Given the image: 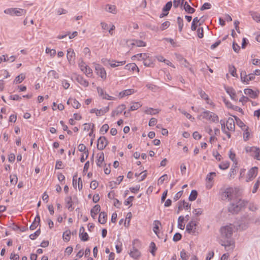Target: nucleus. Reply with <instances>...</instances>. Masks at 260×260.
I'll use <instances>...</instances> for the list:
<instances>
[{
    "label": "nucleus",
    "mask_w": 260,
    "mask_h": 260,
    "mask_svg": "<svg viewBox=\"0 0 260 260\" xmlns=\"http://www.w3.org/2000/svg\"><path fill=\"white\" fill-rule=\"evenodd\" d=\"M66 207L70 211H72L74 209L73 202L71 196L67 197L65 199Z\"/></svg>",
    "instance_id": "f3484780"
},
{
    "label": "nucleus",
    "mask_w": 260,
    "mask_h": 260,
    "mask_svg": "<svg viewBox=\"0 0 260 260\" xmlns=\"http://www.w3.org/2000/svg\"><path fill=\"white\" fill-rule=\"evenodd\" d=\"M177 23L178 25V30L181 32L183 27V20L180 17H177Z\"/></svg>",
    "instance_id": "79ce46f5"
},
{
    "label": "nucleus",
    "mask_w": 260,
    "mask_h": 260,
    "mask_svg": "<svg viewBox=\"0 0 260 260\" xmlns=\"http://www.w3.org/2000/svg\"><path fill=\"white\" fill-rule=\"evenodd\" d=\"M226 128L230 131H234L235 130V122L232 118H229L226 123Z\"/></svg>",
    "instance_id": "aec40b11"
},
{
    "label": "nucleus",
    "mask_w": 260,
    "mask_h": 260,
    "mask_svg": "<svg viewBox=\"0 0 260 260\" xmlns=\"http://www.w3.org/2000/svg\"><path fill=\"white\" fill-rule=\"evenodd\" d=\"M125 109V106L123 104L119 105L115 110H113L112 112L111 116L115 117L121 114L123 111Z\"/></svg>",
    "instance_id": "6ab92c4d"
},
{
    "label": "nucleus",
    "mask_w": 260,
    "mask_h": 260,
    "mask_svg": "<svg viewBox=\"0 0 260 260\" xmlns=\"http://www.w3.org/2000/svg\"><path fill=\"white\" fill-rule=\"evenodd\" d=\"M70 103H71L74 108L76 109H78L81 106L79 102L74 99H70L67 102V103L69 104Z\"/></svg>",
    "instance_id": "c756f323"
},
{
    "label": "nucleus",
    "mask_w": 260,
    "mask_h": 260,
    "mask_svg": "<svg viewBox=\"0 0 260 260\" xmlns=\"http://www.w3.org/2000/svg\"><path fill=\"white\" fill-rule=\"evenodd\" d=\"M244 93L250 98L255 99L257 97V93L250 88H246L244 90Z\"/></svg>",
    "instance_id": "b1692460"
},
{
    "label": "nucleus",
    "mask_w": 260,
    "mask_h": 260,
    "mask_svg": "<svg viewBox=\"0 0 260 260\" xmlns=\"http://www.w3.org/2000/svg\"><path fill=\"white\" fill-rule=\"evenodd\" d=\"M71 232L69 230H67L63 233L62 237L64 241L68 242L70 239Z\"/></svg>",
    "instance_id": "58836bf2"
},
{
    "label": "nucleus",
    "mask_w": 260,
    "mask_h": 260,
    "mask_svg": "<svg viewBox=\"0 0 260 260\" xmlns=\"http://www.w3.org/2000/svg\"><path fill=\"white\" fill-rule=\"evenodd\" d=\"M132 45L137 47H145L146 46V43L141 40H134Z\"/></svg>",
    "instance_id": "e433bc0d"
},
{
    "label": "nucleus",
    "mask_w": 260,
    "mask_h": 260,
    "mask_svg": "<svg viewBox=\"0 0 260 260\" xmlns=\"http://www.w3.org/2000/svg\"><path fill=\"white\" fill-rule=\"evenodd\" d=\"M4 13L11 16H21L26 13V11L24 9L18 8H8L4 10Z\"/></svg>",
    "instance_id": "423d86ee"
},
{
    "label": "nucleus",
    "mask_w": 260,
    "mask_h": 260,
    "mask_svg": "<svg viewBox=\"0 0 260 260\" xmlns=\"http://www.w3.org/2000/svg\"><path fill=\"white\" fill-rule=\"evenodd\" d=\"M106 10L110 13L115 14L116 13V7L113 5H107L106 6Z\"/></svg>",
    "instance_id": "f704fd0d"
},
{
    "label": "nucleus",
    "mask_w": 260,
    "mask_h": 260,
    "mask_svg": "<svg viewBox=\"0 0 260 260\" xmlns=\"http://www.w3.org/2000/svg\"><path fill=\"white\" fill-rule=\"evenodd\" d=\"M109 128V126L107 124H105L102 125L100 129V132L104 134L107 133Z\"/></svg>",
    "instance_id": "5fc2aeb1"
},
{
    "label": "nucleus",
    "mask_w": 260,
    "mask_h": 260,
    "mask_svg": "<svg viewBox=\"0 0 260 260\" xmlns=\"http://www.w3.org/2000/svg\"><path fill=\"white\" fill-rule=\"evenodd\" d=\"M160 110L158 109H153L152 108L147 107L145 110V113L149 115H155L158 113Z\"/></svg>",
    "instance_id": "bb28decb"
},
{
    "label": "nucleus",
    "mask_w": 260,
    "mask_h": 260,
    "mask_svg": "<svg viewBox=\"0 0 260 260\" xmlns=\"http://www.w3.org/2000/svg\"><path fill=\"white\" fill-rule=\"evenodd\" d=\"M196 223L193 221H190L187 223L186 227V231L189 234H195L196 229Z\"/></svg>",
    "instance_id": "4468645a"
},
{
    "label": "nucleus",
    "mask_w": 260,
    "mask_h": 260,
    "mask_svg": "<svg viewBox=\"0 0 260 260\" xmlns=\"http://www.w3.org/2000/svg\"><path fill=\"white\" fill-rule=\"evenodd\" d=\"M258 172V168L256 167H254L251 168L248 172L247 174L246 181L249 182L252 180L257 175Z\"/></svg>",
    "instance_id": "9b49d317"
},
{
    "label": "nucleus",
    "mask_w": 260,
    "mask_h": 260,
    "mask_svg": "<svg viewBox=\"0 0 260 260\" xmlns=\"http://www.w3.org/2000/svg\"><path fill=\"white\" fill-rule=\"evenodd\" d=\"M10 183L12 185H15L18 181L17 177L16 175H10Z\"/></svg>",
    "instance_id": "09e8293b"
},
{
    "label": "nucleus",
    "mask_w": 260,
    "mask_h": 260,
    "mask_svg": "<svg viewBox=\"0 0 260 260\" xmlns=\"http://www.w3.org/2000/svg\"><path fill=\"white\" fill-rule=\"evenodd\" d=\"M101 210V207L99 205H95L90 211V214L91 217L95 219L96 215L100 212Z\"/></svg>",
    "instance_id": "4be33fe9"
},
{
    "label": "nucleus",
    "mask_w": 260,
    "mask_h": 260,
    "mask_svg": "<svg viewBox=\"0 0 260 260\" xmlns=\"http://www.w3.org/2000/svg\"><path fill=\"white\" fill-rule=\"evenodd\" d=\"M48 74L49 77H51L53 78L54 79H58L59 78L58 74L54 70L50 71L48 72Z\"/></svg>",
    "instance_id": "de8ad7c7"
},
{
    "label": "nucleus",
    "mask_w": 260,
    "mask_h": 260,
    "mask_svg": "<svg viewBox=\"0 0 260 260\" xmlns=\"http://www.w3.org/2000/svg\"><path fill=\"white\" fill-rule=\"evenodd\" d=\"M149 247L150 249V251L151 253L153 256H154L155 254V251L156 250V247L155 246V244L153 242H151V243L150 244Z\"/></svg>",
    "instance_id": "49530a36"
},
{
    "label": "nucleus",
    "mask_w": 260,
    "mask_h": 260,
    "mask_svg": "<svg viewBox=\"0 0 260 260\" xmlns=\"http://www.w3.org/2000/svg\"><path fill=\"white\" fill-rule=\"evenodd\" d=\"M99 222L103 224L107 222V214L104 212L100 213L99 217Z\"/></svg>",
    "instance_id": "c85d7f7f"
},
{
    "label": "nucleus",
    "mask_w": 260,
    "mask_h": 260,
    "mask_svg": "<svg viewBox=\"0 0 260 260\" xmlns=\"http://www.w3.org/2000/svg\"><path fill=\"white\" fill-rule=\"evenodd\" d=\"M247 152L251 153V155L256 159L260 160V149L256 147H247L245 148Z\"/></svg>",
    "instance_id": "1a4fd4ad"
},
{
    "label": "nucleus",
    "mask_w": 260,
    "mask_h": 260,
    "mask_svg": "<svg viewBox=\"0 0 260 260\" xmlns=\"http://www.w3.org/2000/svg\"><path fill=\"white\" fill-rule=\"evenodd\" d=\"M180 256L182 260H187L188 258V256L184 249L181 251Z\"/></svg>",
    "instance_id": "4d7b16f0"
},
{
    "label": "nucleus",
    "mask_w": 260,
    "mask_h": 260,
    "mask_svg": "<svg viewBox=\"0 0 260 260\" xmlns=\"http://www.w3.org/2000/svg\"><path fill=\"white\" fill-rule=\"evenodd\" d=\"M184 220V217L180 216L178 219V228L181 230H183L185 228V224H183Z\"/></svg>",
    "instance_id": "72a5a7b5"
},
{
    "label": "nucleus",
    "mask_w": 260,
    "mask_h": 260,
    "mask_svg": "<svg viewBox=\"0 0 260 260\" xmlns=\"http://www.w3.org/2000/svg\"><path fill=\"white\" fill-rule=\"evenodd\" d=\"M192 212L196 216H199L202 214L203 210L201 208L196 209Z\"/></svg>",
    "instance_id": "338daca9"
},
{
    "label": "nucleus",
    "mask_w": 260,
    "mask_h": 260,
    "mask_svg": "<svg viewBox=\"0 0 260 260\" xmlns=\"http://www.w3.org/2000/svg\"><path fill=\"white\" fill-rule=\"evenodd\" d=\"M25 78V76L23 74H21L17 76L15 78V79L14 81V83L15 84L20 83L24 80Z\"/></svg>",
    "instance_id": "c9c22d12"
},
{
    "label": "nucleus",
    "mask_w": 260,
    "mask_h": 260,
    "mask_svg": "<svg viewBox=\"0 0 260 260\" xmlns=\"http://www.w3.org/2000/svg\"><path fill=\"white\" fill-rule=\"evenodd\" d=\"M201 116L204 119L210 121L211 122L218 123L219 118L218 115L215 113L212 112L208 110L203 112Z\"/></svg>",
    "instance_id": "39448f33"
},
{
    "label": "nucleus",
    "mask_w": 260,
    "mask_h": 260,
    "mask_svg": "<svg viewBox=\"0 0 260 260\" xmlns=\"http://www.w3.org/2000/svg\"><path fill=\"white\" fill-rule=\"evenodd\" d=\"M108 141L104 137H100L98 140L97 148L99 150H103L107 145Z\"/></svg>",
    "instance_id": "ddd939ff"
},
{
    "label": "nucleus",
    "mask_w": 260,
    "mask_h": 260,
    "mask_svg": "<svg viewBox=\"0 0 260 260\" xmlns=\"http://www.w3.org/2000/svg\"><path fill=\"white\" fill-rule=\"evenodd\" d=\"M181 57L182 61H181V64L183 65L185 68L189 69L191 71V69L189 67V63L187 61L186 59L183 57V56H180Z\"/></svg>",
    "instance_id": "3c124183"
},
{
    "label": "nucleus",
    "mask_w": 260,
    "mask_h": 260,
    "mask_svg": "<svg viewBox=\"0 0 260 260\" xmlns=\"http://www.w3.org/2000/svg\"><path fill=\"white\" fill-rule=\"evenodd\" d=\"M46 53H50L51 56H54L56 54V50L54 49H51L49 48H46Z\"/></svg>",
    "instance_id": "680f3d73"
},
{
    "label": "nucleus",
    "mask_w": 260,
    "mask_h": 260,
    "mask_svg": "<svg viewBox=\"0 0 260 260\" xmlns=\"http://www.w3.org/2000/svg\"><path fill=\"white\" fill-rule=\"evenodd\" d=\"M40 230H38L34 234H30L29 238L32 240H35L40 234Z\"/></svg>",
    "instance_id": "bf43d9fd"
},
{
    "label": "nucleus",
    "mask_w": 260,
    "mask_h": 260,
    "mask_svg": "<svg viewBox=\"0 0 260 260\" xmlns=\"http://www.w3.org/2000/svg\"><path fill=\"white\" fill-rule=\"evenodd\" d=\"M76 81L82 86L87 87L89 85V82L82 76L76 75Z\"/></svg>",
    "instance_id": "dca6fc26"
},
{
    "label": "nucleus",
    "mask_w": 260,
    "mask_h": 260,
    "mask_svg": "<svg viewBox=\"0 0 260 260\" xmlns=\"http://www.w3.org/2000/svg\"><path fill=\"white\" fill-rule=\"evenodd\" d=\"M247 201L238 198L237 196L232 201L229 206L228 210L230 212L234 214L237 213L243 208L245 207Z\"/></svg>",
    "instance_id": "f257e3e1"
},
{
    "label": "nucleus",
    "mask_w": 260,
    "mask_h": 260,
    "mask_svg": "<svg viewBox=\"0 0 260 260\" xmlns=\"http://www.w3.org/2000/svg\"><path fill=\"white\" fill-rule=\"evenodd\" d=\"M216 176V173L215 172H211L208 174L206 176V181L212 182L213 180V177Z\"/></svg>",
    "instance_id": "603ef678"
},
{
    "label": "nucleus",
    "mask_w": 260,
    "mask_h": 260,
    "mask_svg": "<svg viewBox=\"0 0 260 260\" xmlns=\"http://www.w3.org/2000/svg\"><path fill=\"white\" fill-rule=\"evenodd\" d=\"M219 196L221 200L228 201L231 202L237 196L236 189L233 187H228L221 189Z\"/></svg>",
    "instance_id": "f03ea898"
},
{
    "label": "nucleus",
    "mask_w": 260,
    "mask_h": 260,
    "mask_svg": "<svg viewBox=\"0 0 260 260\" xmlns=\"http://www.w3.org/2000/svg\"><path fill=\"white\" fill-rule=\"evenodd\" d=\"M142 106L139 102H135L130 107L129 111H135L138 109Z\"/></svg>",
    "instance_id": "a19ab883"
},
{
    "label": "nucleus",
    "mask_w": 260,
    "mask_h": 260,
    "mask_svg": "<svg viewBox=\"0 0 260 260\" xmlns=\"http://www.w3.org/2000/svg\"><path fill=\"white\" fill-rule=\"evenodd\" d=\"M235 230V226L230 224L220 228V232L221 237L224 239H230L233 235Z\"/></svg>",
    "instance_id": "7ed1b4c3"
},
{
    "label": "nucleus",
    "mask_w": 260,
    "mask_h": 260,
    "mask_svg": "<svg viewBox=\"0 0 260 260\" xmlns=\"http://www.w3.org/2000/svg\"><path fill=\"white\" fill-rule=\"evenodd\" d=\"M199 94L202 99L206 101L208 104L212 105L213 103L210 102L208 95L203 90H201L199 92Z\"/></svg>",
    "instance_id": "cd10ccee"
},
{
    "label": "nucleus",
    "mask_w": 260,
    "mask_h": 260,
    "mask_svg": "<svg viewBox=\"0 0 260 260\" xmlns=\"http://www.w3.org/2000/svg\"><path fill=\"white\" fill-rule=\"evenodd\" d=\"M125 69L127 70H131V71H135L136 70H137L138 72L139 71V69L138 67L137 66V65L134 63H129L125 66Z\"/></svg>",
    "instance_id": "473e14b6"
},
{
    "label": "nucleus",
    "mask_w": 260,
    "mask_h": 260,
    "mask_svg": "<svg viewBox=\"0 0 260 260\" xmlns=\"http://www.w3.org/2000/svg\"><path fill=\"white\" fill-rule=\"evenodd\" d=\"M250 136V133L248 131V129H246L245 131H244L243 133V139L245 141H247L249 140Z\"/></svg>",
    "instance_id": "e2e57ef3"
},
{
    "label": "nucleus",
    "mask_w": 260,
    "mask_h": 260,
    "mask_svg": "<svg viewBox=\"0 0 260 260\" xmlns=\"http://www.w3.org/2000/svg\"><path fill=\"white\" fill-rule=\"evenodd\" d=\"M197 196H198L197 191L196 190H192L191 191V193L189 197V201H194L197 199Z\"/></svg>",
    "instance_id": "4c0bfd02"
},
{
    "label": "nucleus",
    "mask_w": 260,
    "mask_h": 260,
    "mask_svg": "<svg viewBox=\"0 0 260 260\" xmlns=\"http://www.w3.org/2000/svg\"><path fill=\"white\" fill-rule=\"evenodd\" d=\"M134 199V197L130 196L129 197L126 201H124V204L125 206L130 205L131 206L132 205V202L133 201V200Z\"/></svg>",
    "instance_id": "052dcab7"
},
{
    "label": "nucleus",
    "mask_w": 260,
    "mask_h": 260,
    "mask_svg": "<svg viewBox=\"0 0 260 260\" xmlns=\"http://www.w3.org/2000/svg\"><path fill=\"white\" fill-rule=\"evenodd\" d=\"M229 70L230 73L233 77H236L237 76L236 69L235 68L234 66H229Z\"/></svg>",
    "instance_id": "8fccbe9b"
},
{
    "label": "nucleus",
    "mask_w": 260,
    "mask_h": 260,
    "mask_svg": "<svg viewBox=\"0 0 260 260\" xmlns=\"http://www.w3.org/2000/svg\"><path fill=\"white\" fill-rule=\"evenodd\" d=\"M172 6V3L171 1L168 2L162 8V13L160 15V17L162 18L168 15L169 11L170 10Z\"/></svg>",
    "instance_id": "2eb2a0df"
},
{
    "label": "nucleus",
    "mask_w": 260,
    "mask_h": 260,
    "mask_svg": "<svg viewBox=\"0 0 260 260\" xmlns=\"http://www.w3.org/2000/svg\"><path fill=\"white\" fill-rule=\"evenodd\" d=\"M97 91L99 96L103 99L110 101L115 100L116 99L115 97L109 95L104 89L100 87H97Z\"/></svg>",
    "instance_id": "f8f14e48"
},
{
    "label": "nucleus",
    "mask_w": 260,
    "mask_h": 260,
    "mask_svg": "<svg viewBox=\"0 0 260 260\" xmlns=\"http://www.w3.org/2000/svg\"><path fill=\"white\" fill-rule=\"evenodd\" d=\"M181 6L183 7V9L185 10L186 12L189 14H192L195 12V9L192 8L187 2L183 3V4H181Z\"/></svg>",
    "instance_id": "5701e85b"
},
{
    "label": "nucleus",
    "mask_w": 260,
    "mask_h": 260,
    "mask_svg": "<svg viewBox=\"0 0 260 260\" xmlns=\"http://www.w3.org/2000/svg\"><path fill=\"white\" fill-rule=\"evenodd\" d=\"M134 90L133 89H126L119 92V96L120 98H122L124 96L131 95L132 94L134 93Z\"/></svg>",
    "instance_id": "a878e982"
},
{
    "label": "nucleus",
    "mask_w": 260,
    "mask_h": 260,
    "mask_svg": "<svg viewBox=\"0 0 260 260\" xmlns=\"http://www.w3.org/2000/svg\"><path fill=\"white\" fill-rule=\"evenodd\" d=\"M98 159L96 161V163L98 166L101 167L102 165L103 162L104 160V154L101 153V154H98Z\"/></svg>",
    "instance_id": "7c9ffc66"
},
{
    "label": "nucleus",
    "mask_w": 260,
    "mask_h": 260,
    "mask_svg": "<svg viewBox=\"0 0 260 260\" xmlns=\"http://www.w3.org/2000/svg\"><path fill=\"white\" fill-rule=\"evenodd\" d=\"M133 248L131 250L129 255L135 259H138L141 256V252L138 248L140 247V242L138 239H135L133 241Z\"/></svg>",
    "instance_id": "20e7f679"
},
{
    "label": "nucleus",
    "mask_w": 260,
    "mask_h": 260,
    "mask_svg": "<svg viewBox=\"0 0 260 260\" xmlns=\"http://www.w3.org/2000/svg\"><path fill=\"white\" fill-rule=\"evenodd\" d=\"M225 89L233 100H237L236 92L233 88L228 87H225Z\"/></svg>",
    "instance_id": "393cba45"
},
{
    "label": "nucleus",
    "mask_w": 260,
    "mask_h": 260,
    "mask_svg": "<svg viewBox=\"0 0 260 260\" xmlns=\"http://www.w3.org/2000/svg\"><path fill=\"white\" fill-rule=\"evenodd\" d=\"M170 25V23L169 21H165L160 26V29L164 30L167 28Z\"/></svg>",
    "instance_id": "69168bd1"
},
{
    "label": "nucleus",
    "mask_w": 260,
    "mask_h": 260,
    "mask_svg": "<svg viewBox=\"0 0 260 260\" xmlns=\"http://www.w3.org/2000/svg\"><path fill=\"white\" fill-rule=\"evenodd\" d=\"M125 63V61H115L114 62H112L110 63V65L112 68H115L119 66L123 65Z\"/></svg>",
    "instance_id": "37998d69"
},
{
    "label": "nucleus",
    "mask_w": 260,
    "mask_h": 260,
    "mask_svg": "<svg viewBox=\"0 0 260 260\" xmlns=\"http://www.w3.org/2000/svg\"><path fill=\"white\" fill-rule=\"evenodd\" d=\"M146 86L147 88L154 92L156 91L158 89V86L151 83H147Z\"/></svg>",
    "instance_id": "a18cd8bd"
},
{
    "label": "nucleus",
    "mask_w": 260,
    "mask_h": 260,
    "mask_svg": "<svg viewBox=\"0 0 260 260\" xmlns=\"http://www.w3.org/2000/svg\"><path fill=\"white\" fill-rule=\"evenodd\" d=\"M240 76L241 81L246 84H248L250 81L253 80L255 79L254 74H249L247 75L245 71H242L241 72Z\"/></svg>",
    "instance_id": "9d476101"
},
{
    "label": "nucleus",
    "mask_w": 260,
    "mask_h": 260,
    "mask_svg": "<svg viewBox=\"0 0 260 260\" xmlns=\"http://www.w3.org/2000/svg\"><path fill=\"white\" fill-rule=\"evenodd\" d=\"M260 184V178H258L257 180V181L254 185L253 188L252 189V193H255L259 186Z\"/></svg>",
    "instance_id": "13d9d810"
},
{
    "label": "nucleus",
    "mask_w": 260,
    "mask_h": 260,
    "mask_svg": "<svg viewBox=\"0 0 260 260\" xmlns=\"http://www.w3.org/2000/svg\"><path fill=\"white\" fill-rule=\"evenodd\" d=\"M220 243L224 247H225V245H227L228 246H229L231 247V249H234L235 247L234 240L231 239L229 240V239H227V240L226 241H223L221 239L220 241Z\"/></svg>",
    "instance_id": "a211bd4d"
},
{
    "label": "nucleus",
    "mask_w": 260,
    "mask_h": 260,
    "mask_svg": "<svg viewBox=\"0 0 260 260\" xmlns=\"http://www.w3.org/2000/svg\"><path fill=\"white\" fill-rule=\"evenodd\" d=\"M179 111L183 114L184 116H186V117L191 120V121H193L194 119V118L190 114L186 112L185 111L181 109H179Z\"/></svg>",
    "instance_id": "ea45409f"
},
{
    "label": "nucleus",
    "mask_w": 260,
    "mask_h": 260,
    "mask_svg": "<svg viewBox=\"0 0 260 260\" xmlns=\"http://www.w3.org/2000/svg\"><path fill=\"white\" fill-rule=\"evenodd\" d=\"M230 166V163L228 161L222 162L219 165V167L221 170H226Z\"/></svg>",
    "instance_id": "c03bdc74"
},
{
    "label": "nucleus",
    "mask_w": 260,
    "mask_h": 260,
    "mask_svg": "<svg viewBox=\"0 0 260 260\" xmlns=\"http://www.w3.org/2000/svg\"><path fill=\"white\" fill-rule=\"evenodd\" d=\"M85 229L83 226L80 228L79 237L81 240L86 241L88 240L89 237L87 233L84 232Z\"/></svg>",
    "instance_id": "412c9836"
},
{
    "label": "nucleus",
    "mask_w": 260,
    "mask_h": 260,
    "mask_svg": "<svg viewBox=\"0 0 260 260\" xmlns=\"http://www.w3.org/2000/svg\"><path fill=\"white\" fill-rule=\"evenodd\" d=\"M75 56V53L73 49L72 48H69V49H68L67 57L68 60L69 61H71L72 60V59L73 58V57H74Z\"/></svg>",
    "instance_id": "2f4dec72"
},
{
    "label": "nucleus",
    "mask_w": 260,
    "mask_h": 260,
    "mask_svg": "<svg viewBox=\"0 0 260 260\" xmlns=\"http://www.w3.org/2000/svg\"><path fill=\"white\" fill-rule=\"evenodd\" d=\"M168 177L167 174L161 176L158 180V184H162L164 182L168 180Z\"/></svg>",
    "instance_id": "864d4df0"
},
{
    "label": "nucleus",
    "mask_w": 260,
    "mask_h": 260,
    "mask_svg": "<svg viewBox=\"0 0 260 260\" xmlns=\"http://www.w3.org/2000/svg\"><path fill=\"white\" fill-rule=\"evenodd\" d=\"M251 15L253 20L257 22L260 21V15L259 14L256 12H252Z\"/></svg>",
    "instance_id": "6e6d98bb"
},
{
    "label": "nucleus",
    "mask_w": 260,
    "mask_h": 260,
    "mask_svg": "<svg viewBox=\"0 0 260 260\" xmlns=\"http://www.w3.org/2000/svg\"><path fill=\"white\" fill-rule=\"evenodd\" d=\"M211 8V4L209 3H205L204 4V5L201 7V10L202 11L209 9Z\"/></svg>",
    "instance_id": "0e129e2a"
},
{
    "label": "nucleus",
    "mask_w": 260,
    "mask_h": 260,
    "mask_svg": "<svg viewBox=\"0 0 260 260\" xmlns=\"http://www.w3.org/2000/svg\"><path fill=\"white\" fill-rule=\"evenodd\" d=\"M95 68V72L100 76L102 80H105L107 78V74L105 69L101 65L98 63H93Z\"/></svg>",
    "instance_id": "6e6552de"
},
{
    "label": "nucleus",
    "mask_w": 260,
    "mask_h": 260,
    "mask_svg": "<svg viewBox=\"0 0 260 260\" xmlns=\"http://www.w3.org/2000/svg\"><path fill=\"white\" fill-rule=\"evenodd\" d=\"M94 124L92 123H85L84 124V130L88 131L90 129L93 128Z\"/></svg>",
    "instance_id": "774afa93"
},
{
    "label": "nucleus",
    "mask_w": 260,
    "mask_h": 260,
    "mask_svg": "<svg viewBox=\"0 0 260 260\" xmlns=\"http://www.w3.org/2000/svg\"><path fill=\"white\" fill-rule=\"evenodd\" d=\"M78 66L81 71L83 72L87 77H91L93 75L92 69L83 61H80Z\"/></svg>",
    "instance_id": "0eeeda50"
}]
</instances>
